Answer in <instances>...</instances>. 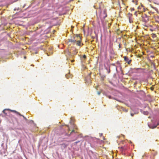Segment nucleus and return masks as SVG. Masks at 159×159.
<instances>
[{
  "label": "nucleus",
  "instance_id": "1",
  "mask_svg": "<svg viewBox=\"0 0 159 159\" xmlns=\"http://www.w3.org/2000/svg\"><path fill=\"white\" fill-rule=\"evenodd\" d=\"M99 11L100 12V13L99 14V16L100 17L102 25L104 26H105L106 24V21L104 22L103 20L107 16V15L106 13L107 10L105 7H104L102 8L101 7H99L98 9Z\"/></svg>",
  "mask_w": 159,
  "mask_h": 159
},
{
  "label": "nucleus",
  "instance_id": "2",
  "mask_svg": "<svg viewBox=\"0 0 159 159\" xmlns=\"http://www.w3.org/2000/svg\"><path fill=\"white\" fill-rule=\"evenodd\" d=\"M79 38H81L79 34H76L74 36L73 38L69 39V42H72L73 43H75L76 41L79 39Z\"/></svg>",
  "mask_w": 159,
  "mask_h": 159
},
{
  "label": "nucleus",
  "instance_id": "3",
  "mask_svg": "<svg viewBox=\"0 0 159 159\" xmlns=\"http://www.w3.org/2000/svg\"><path fill=\"white\" fill-rule=\"evenodd\" d=\"M142 20L145 23L147 22L149 20V17L146 14H143L142 16Z\"/></svg>",
  "mask_w": 159,
  "mask_h": 159
},
{
  "label": "nucleus",
  "instance_id": "4",
  "mask_svg": "<svg viewBox=\"0 0 159 159\" xmlns=\"http://www.w3.org/2000/svg\"><path fill=\"white\" fill-rule=\"evenodd\" d=\"M78 39H78V40H77V41H76V43H76V45L81 47L83 45V44L81 43V38H79Z\"/></svg>",
  "mask_w": 159,
  "mask_h": 159
},
{
  "label": "nucleus",
  "instance_id": "5",
  "mask_svg": "<svg viewBox=\"0 0 159 159\" xmlns=\"http://www.w3.org/2000/svg\"><path fill=\"white\" fill-rule=\"evenodd\" d=\"M10 111H11L15 113L16 115H20V114L19 112H18L14 110H11L10 109H8Z\"/></svg>",
  "mask_w": 159,
  "mask_h": 159
},
{
  "label": "nucleus",
  "instance_id": "6",
  "mask_svg": "<svg viewBox=\"0 0 159 159\" xmlns=\"http://www.w3.org/2000/svg\"><path fill=\"white\" fill-rule=\"evenodd\" d=\"M129 22L130 23H132L133 22V20L130 18V16H132V15L130 13H129Z\"/></svg>",
  "mask_w": 159,
  "mask_h": 159
},
{
  "label": "nucleus",
  "instance_id": "7",
  "mask_svg": "<svg viewBox=\"0 0 159 159\" xmlns=\"http://www.w3.org/2000/svg\"><path fill=\"white\" fill-rule=\"evenodd\" d=\"M159 125V123H158L157 124V125H155V126H150V125H149V126L150 127V128L154 129V128H156L157 127V125Z\"/></svg>",
  "mask_w": 159,
  "mask_h": 159
},
{
  "label": "nucleus",
  "instance_id": "8",
  "mask_svg": "<svg viewBox=\"0 0 159 159\" xmlns=\"http://www.w3.org/2000/svg\"><path fill=\"white\" fill-rule=\"evenodd\" d=\"M124 58L125 61L127 63L128 62V61L129 60L128 58L126 56H125L124 57Z\"/></svg>",
  "mask_w": 159,
  "mask_h": 159
},
{
  "label": "nucleus",
  "instance_id": "9",
  "mask_svg": "<svg viewBox=\"0 0 159 159\" xmlns=\"http://www.w3.org/2000/svg\"><path fill=\"white\" fill-rule=\"evenodd\" d=\"M66 77L67 79H68L70 78H71V75H70V74H66Z\"/></svg>",
  "mask_w": 159,
  "mask_h": 159
},
{
  "label": "nucleus",
  "instance_id": "10",
  "mask_svg": "<svg viewBox=\"0 0 159 159\" xmlns=\"http://www.w3.org/2000/svg\"><path fill=\"white\" fill-rule=\"evenodd\" d=\"M20 116H22L23 117L24 119L25 120H27V118L25 117L23 115H21L20 114Z\"/></svg>",
  "mask_w": 159,
  "mask_h": 159
},
{
  "label": "nucleus",
  "instance_id": "11",
  "mask_svg": "<svg viewBox=\"0 0 159 159\" xmlns=\"http://www.w3.org/2000/svg\"><path fill=\"white\" fill-rule=\"evenodd\" d=\"M152 37L153 38H154L155 37H156V35L155 34H152Z\"/></svg>",
  "mask_w": 159,
  "mask_h": 159
},
{
  "label": "nucleus",
  "instance_id": "12",
  "mask_svg": "<svg viewBox=\"0 0 159 159\" xmlns=\"http://www.w3.org/2000/svg\"><path fill=\"white\" fill-rule=\"evenodd\" d=\"M131 62V60H129L128 62H127L129 64H130Z\"/></svg>",
  "mask_w": 159,
  "mask_h": 159
},
{
  "label": "nucleus",
  "instance_id": "13",
  "mask_svg": "<svg viewBox=\"0 0 159 159\" xmlns=\"http://www.w3.org/2000/svg\"><path fill=\"white\" fill-rule=\"evenodd\" d=\"M74 54H76L78 52H77V50H75L74 51Z\"/></svg>",
  "mask_w": 159,
  "mask_h": 159
},
{
  "label": "nucleus",
  "instance_id": "14",
  "mask_svg": "<svg viewBox=\"0 0 159 159\" xmlns=\"http://www.w3.org/2000/svg\"><path fill=\"white\" fill-rule=\"evenodd\" d=\"M74 121V119L72 117H71L70 118V123H71L72 121Z\"/></svg>",
  "mask_w": 159,
  "mask_h": 159
},
{
  "label": "nucleus",
  "instance_id": "15",
  "mask_svg": "<svg viewBox=\"0 0 159 159\" xmlns=\"http://www.w3.org/2000/svg\"><path fill=\"white\" fill-rule=\"evenodd\" d=\"M8 110V109H5L3 111V113H4V114H6V113L5 112V110Z\"/></svg>",
  "mask_w": 159,
  "mask_h": 159
},
{
  "label": "nucleus",
  "instance_id": "16",
  "mask_svg": "<svg viewBox=\"0 0 159 159\" xmlns=\"http://www.w3.org/2000/svg\"><path fill=\"white\" fill-rule=\"evenodd\" d=\"M86 57V55H84L83 56V58H84V59H85Z\"/></svg>",
  "mask_w": 159,
  "mask_h": 159
},
{
  "label": "nucleus",
  "instance_id": "17",
  "mask_svg": "<svg viewBox=\"0 0 159 159\" xmlns=\"http://www.w3.org/2000/svg\"><path fill=\"white\" fill-rule=\"evenodd\" d=\"M101 93V92H98V95H100Z\"/></svg>",
  "mask_w": 159,
  "mask_h": 159
},
{
  "label": "nucleus",
  "instance_id": "18",
  "mask_svg": "<svg viewBox=\"0 0 159 159\" xmlns=\"http://www.w3.org/2000/svg\"><path fill=\"white\" fill-rule=\"evenodd\" d=\"M134 15H135L136 16H137V12L136 11L135 12Z\"/></svg>",
  "mask_w": 159,
  "mask_h": 159
},
{
  "label": "nucleus",
  "instance_id": "19",
  "mask_svg": "<svg viewBox=\"0 0 159 159\" xmlns=\"http://www.w3.org/2000/svg\"><path fill=\"white\" fill-rule=\"evenodd\" d=\"M74 132V129H73L72 130V131H71V133L72 132Z\"/></svg>",
  "mask_w": 159,
  "mask_h": 159
},
{
  "label": "nucleus",
  "instance_id": "20",
  "mask_svg": "<svg viewBox=\"0 0 159 159\" xmlns=\"http://www.w3.org/2000/svg\"><path fill=\"white\" fill-rule=\"evenodd\" d=\"M134 114H133V113H131V116H134Z\"/></svg>",
  "mask_w": 159,
  "mask_h": 159
},
{
  "label": "nucleus",
  "instance_id": "21",
  "mask_svg": "<svg viewBox=\"0 0 159 159\" xmlns=\"http://www.w3.org/2000/svg\"><path fill=\"white\" fill-rule=\"evenodd\" d=\"M132 10H133V11L134 10V8L131 9V11H132Z\"/></svg>",
  "mask_w": 159,
  "mask_h": 159
},
{
  "label": "nucleus",
  "instance_id": "22",
  "mask_svg": "<svg viewBox=\"0 0 159 159\" xmlns=\"http://www.w3.org/2000/svg\"><path fill=\"white\" fill-rule=\"evenodd\" d=\"M119 47L120 48V44H119Z\"/></svg>",
  "mask_w": 159,
  "mask_h": 159
},
{
  "label": "nucleus",
  "instance_id": "23",
  "mask_svg": "<svg viewBox=\"0 0 159 159\" xmlns=\"http://www.w3.org/2000/svg\"><path fill=\"white\" fill-rule=\"evenodd\" d=\"M110 72V70H109L108 71V73H109Z\"/></svg>",
  "mask_w": 159,
  "mask_h": 159
},
{
  "label": "nucleus",
  "instance_id": "24",
  "mask_svg": "<svg viewBox=\"0 0 159 159\" xmlns=\"http://www.w3.org/2000/svg\"><path fill=\"white\" fill-rule=\"evenodd\" d=\"M73 61H74V60H72V61H71V62H73Z\"/></svg>",
  "mask_w": 159,
  "mask_h": 159
},
{
  "label": "nucleus",
  "instance_id": "25",
  "mask_svg": "<svg viewBox=\"0 0 159 159\" xmlns=\"http://www.w3.org/2000/svg\"><path fill=\"white\" fill-rule=\"evenodd\" d=\"M96 13H97V12H96ZM97 17H98V16L97 14Z\"/></svg>",
  "mask_w": 159,
  "mask_h": 159
},
{
  "label": "nucleus",
  "instance_id": "26",
  "mask_svg": "<svg viewBox=\"0 0 159 159\" xmlns=\"http://www.w3.org/2000/svg\"><path fill=\"white\" fill-rule=\"evenodd\" d=\"M93 7H94V8H95V6H94Z\"/></svg>",
  "mask_w": 159,
  "mask_h": 159
},
{
  "label": "nucleus",
  "instance_id": "27",
  "mask_svg": "<svg viewBox=\"0 0 159 159\" xmlns=\"http://www.w3.org/2000/svg\"><path fill=\"white\" fill-rule=\"evenodd\" d=\"M103 139H105V138H104V137H103Z\"/></svg>",
  "mask_w": 159,
  "mask_h": 159
}]
</instances>
